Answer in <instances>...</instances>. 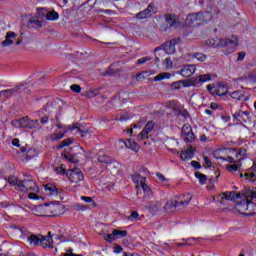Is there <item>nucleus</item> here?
<instances>
[{
	"label": "nucleus",
	"mask_w": 256,
	"mask_h": 256,
	"mask_svg": "<svg viewBox=\"0 0 256 256\" xmlns=\"http://www.w3.org/2000/svg\"><path fill=\"white\" fill-rule=\"evenodd\" d=\"M171 74L169 72H163L154 77V81H163V79H170Z\"/></svg>",
	"instance_id": "obj_35"
},
{
	"label": "nucleus",
	"mask_w": 256,
	"mask_h": 256,
	"mask_svg": "<svg viewBox=\"0 0 256 256\" xmlns=\"http://www.w3.org/2000/svg\"><path fill=\"white\" fill-rule=\"evenodd\" d=\"M114 253H121L123 251V247H121L119 244L114 245Z\"/></svg>",
	"instance_id": "obj_63"
},
{
	"label": "nucleus",
	"mask_w": 256,
	"mask_h": 256,
	"mask_svg": "<svg viewBox=\"0 0 256 256\" xmlns=\"http://www.w3.org/2000/svg\"><path fill=\"white\" fill-rule=\"evenodd\" d=\"M73 209L74 211H87V209H89V206L78 203L73 205Z\"/></svg>",
	"instance_id": "obj_40"
},
{
	"label": "nucleus",
	"mask_w": 256,
	"mask_h": 256,
	"mask_svg": "<svg viewBox=\"0 0 256 256\" xmlns=\"http://www.w3.org/2000/svg\"><path fill=\"white\" fill-rule=\"evenodd\" d=\"M195 177L199 179V182L201 183V185H205V182L207 181V176H205L201 172H196Z\"/></svg>",
	"instance_id": "obj_39"
},
{
	"label": "nucleus",
	"mask_w": 256,
	"mask_h": 256,
	"mask_svg": "<svg viewBox=\"0 0 256 256\" xmlns=\"http://www.w3.org/2000/svg\"><path fill=\"white\" fill-rule=\"evenodd\" d=\"M131 177L136 187L142 186L147 181V178L141 176L140 174H133Z\"/></svg>",
	"instance_id": "obj_26"
},
{
	"label": "nucleus",
	"mask_w": 256,
	"mask_h": 256,
	"mask_svg": "<svg viewBox=\"0 0 256 256\" xmlns=\"http://www.w3.org/2000/svg\"><path fill=\"white\" fill-rule=\"evenodd\" d=\"M164 66L166 67V69H172L173 68V60H171V58H166L164 60Z\"/></svg>",
	"instance_id": "obj_51"
},
{
	"label": "nucleus",
	"mask_w": 256,
	"mask_h": 256,
	"mask_svg": "<svg viewBox=\"0 0 256 256\" xmlns=\"http://www.w3.org/2000/svg\"><path fill=\"white\" fill-rule=\"evenodd\" d=\"M233 156H227L226 158L223 156H216V159H220L221 161H227L228 163H233L226 166V169L229 173H235V171H239V167H241V161L245 159L246 150L245 148H240L238 150H233Z\"/></svg>",
	"instance_id": "obj_2"
},
{
	"label": "nucleus",
	"mask_w": 256,
	"mask_h": 256,
	"mask_svg": "<svg viewBox=\"0 0 256 256\" xmlns=\"http://www.w3.org/2000/svg\"><path fill=\"white\" fill-rule=\"evenodd\" d=\"M65 159H67V161H69L70 163H79V159L73 155H65Z\"/></svg>",
	"instance_id": "obj_53"
},
{
	"label": "nucleus",
	"mask_w": 256,
	"mask_h": 256,
	"mask_svg": "<svg viewBox=\"0 0 256 256\" xmlns=\"http://www.w3.org/2000/svg\"><path fill=\"white\" fill-rule=\"evenodd\" d=\"M166 19V23L169 25V27H175V25H177V16L175 15H171V14H167L165 16Z\"/></svg>",
	"instance_id": "obj_27"
},
{
	"label": "nucleus",
	"mask_w": 256,
	"mask_h": 256,
	"mask_svg": "<svg viewBox=\"0 0 256 256\" xmlns=\"http://www.w3.org/2000/svg\"><path fill=\"white\" fill-rule=\"evenodd\" d=\"M120 143H123L126 149H131V151H139V146L137 145V142L133 140H119Z\"/></svg>",
	"instance_id": "obj_23"
},
{
	"label": "nucleus",
	"mask_w": 256,
	"mask_h": 256,
	"mask_svg": "<svg viewBox=\"0 0 256 256\" xmlns=\"http://www.w3.org/2000/svg\"><path fill=\"white\" fill-rule=\"evenodd\" d=\"M45 17L47 18V10H45V8H39L37 10L36 16L30 19V23H34L35 25H41Z\"/></svg>",
	"instance_id": "obj_13"
},
{
	"label": "nucleus",
	"mask_w": 256,
	"mask_h": 256,
	"mask_svg": "<svg viewBox=\"0 0 256 256\" xmlns=\"http://www.w3.org/2000/svg\"><path fill=\"white\" fill-rule=\"evenodd\" d=\"M222 38H212L206 41V44L209 47H222L221 46Z\"/></svg>",
	"instance_id": "obj_28"
},
{
	"label": "nucleus",
	"mask_w": 256,
	"mask_h": 256,
	"mask_svg": "<svg viewBox=\"0 0 256 256\" xmlns=\"http://www.w3.org/2000/svg\"><path fill=\"white\" fill-rule=\"evenodd\" d=\"M176 209H179V205L175 199L168 200L164 205V211L166 213H173Z\"/></svg>",
	"instance_id": "obj_21"
},
{
	"label": "nucleus",
	"mask_w": 256,
	"mask_h": 256,
	"mask_svg": "<svg viewBox=\"0 0 256 256\" xmlns=\"http://www.w3.org/2000/svg\"><path fill=\"white\" fill-rule=\"evenodd\" d=\"M147 61H151V57H143L137 60L138 65H143L144 63H147Z\"/></svg>",
	"instance_id": "obj_57"
},
{
	"label": "nucleus",
	"mask_w": 256,
	"mask_h": 256,
	"mask_svg": "<svg viewBox=\"0 0 256 256\" xmlns=\"http://www.w3.org/2000/svg\"><path fill=\"white\" fill-rule=\"evenodd\" d=\"M44 191L48 197H57L59 195V189L52 183L44 185Z\"/></svg>",
	"instance_id": "obj_17"
},
{
	"label": "nucleus",
	"mask_w": 256,
	"mask_h": 256,
	"mask_svg": "<svg viewBox=\"0 0 256 256\" xmlns=\"http://www.w3.org/2000/svg\"><path fill=\"white\" fill-rule=\"evenodd\" d=\"M243 193H235V191L224 192L217 196V201L220 203H225V201H236L239 199Z\"/></svg>",
	"instance_id": "obj_9"
},
{
	"label": "nucleus",
	"mask_w": 256,
	"mask_h": 256,
	"mask_svg": "<svg viewBox=\"0 0 256 256\" xmlns=\"http://www.w3.org/2000/svg\"><path fill=\"white\" fill-rule=\"evenodd\" d=\"M239 45V39L237 36H231L230 38H222L221 47H225L229 53L235 51V47Z\"/></svg>",
	"instance_id": "obj_8"
},
{
	"label": "nucleus",
	"mask_w": 256,
	"mask_h": 256,
	"mask_svg": "<svg viewBox=\"0 0 256 256\" xmlns=\"http://www.w3.org/2000/svg\"><path fill=\"white\" fill-rule=\"evenodd\" d=\"M37 193H39V192H30L28 194V199L38 200L39 199V195H37Z\"/></svg>",
	"instance_id": "obj_61"
},
{
	"label": "nucleus",
	"mask_w": 256,
	"mask_h": 256,
	"mask_svg": "<svg viewBox=\"0 0 256 256\" xmlns=\"http://www.w3.org/2000/svg\"><path fill=\"white\" fill-rule=\"evenodd\" d=\"M191 131H193V128H191V125L189 124H184L182 127V132L181 135H186L187 133H191Z\"/></svg>",
	"instance_id": "obj_45"
},
{
	"label": "nucleus",
	"mask_w": 256,
	"mask_h": 256,
	"mask_svg": "<svg viewBox=\"0 0 256 256\" xmlns=\"http://www.w3.org/2000/svg\"><path fill=\"white\" fill-rule=\"evenodd\" d=\"M98 161H99V163H105V164L113 163V159H111V157H109L107 155L99 156Z\"/></svg>",
	"instance_id": "obj_36"
},
{
	"label": "nucleus",
	"mask_w": 256,
	"mask_h": 256,
	"mask_svg": "<svg viewBox=\"0 0 256 256\" xmlns=\"http://www.w3.org/2000/svg\"><path fill=\"white\" fill-rule=\"evenodd\" d=\"M81 201H84L85 203H92L95 206V202L93 201V198L89 196H81Z\"/></svg>",
	"instance_id": "obj_55"
},
{
	"label": "nucleus",
	"mask_w": 256,
	"mask_h": 256,
	"mask_svg": "<svg viewBox=\"0 0 256 256\" xmlns=\"http://www.w3.org/2000/svg\"><path fill=\"white\" fill-rule=\"evenodd\" d=\"M195 71H197V67L193 64H188L181 68L180 75H182V77H185L187 79L191 77L195 73Z\"/></svg>",
	"instance_id": "obj_15"
},
{
	"label": "nucleus",
	"mask_w": 256,
	"mask_h": 256,
	"mask_svg": "<svg viewBox=\"0 0 256 256\" xmlns=\"http://www.w3.org/2000/svg\"><path fill=\"white\" fill-rule=\"evenodd\" d=\"M230 97L232 99H236V101H241V99H243V91L237 90V91L231 92Z\"/></svg>",
	"instance_id": "obj_34"
},
{
	"label": "nucleus",
	"mask_w": 256,
	"mask_h": 256,
	"mask_svg": "<svg viewBox=\"0 0 256 256\" xmlns=\"http://www.w3.org/2000/svg\"><path fill=\"white\" fill-rule=\"evenodd\" d=\"M213 19V14L210 12H198L195 14H189L186 18L187 25L191 27H197L200 23H207V21H211Z\"/></svg>",
	"instance_id": "obj_4"
},
{
	"label": "nucleus",
	"mask_w": 256,
	"mask_h": 256,
	"mask_svg": "<svg viewBox=\"0 0 256 256\" xmlns=\"http://www.w3.org/2000/svg\"><path fill=\"white\" fill-rule=\"evenodd\" d=\"M66 177L68 178V181H70V183H73L75 185H78V183H81V181L85 179L83 172L79 168L67 170Z\"/></svg>",
	"instance_id": "obj_7"
},
{
	"label": "nucleus",
	"mask_w": 256,
	"mask_h": 256,
	"mask_svg": "<svg viewBox=\"0 0 256 256\" xmlns=\"http://www.w3.org/2000/svg\"><path fill=\"white\" fill-rule=\"evenodd\" d=\"M65 137V132H54L50 135L51 141H59Z\"/></svg>",
	"instance_id": "obj_30"
},
{
	"label": "nucleus",
	"mask_w": 256,
	"mask_h": 256,
	"mask_svg": "<svg viewBox=\"0 0 256 256\" xmlns=\"http://www.w3.org/2000/svg\"><path fill=\"white\" fill-rule=\"evenodd\" d=\"M114 237H127V230H113Z\"/></svg>",
	"instance_id": "obj_41"
},
{
	"label": "nucleus",
	"mask_w": 256,
	"mask_h": 256,
	"mask_svg": "<svg viewBox=\"0 0 256 256\" xmlns=\"http://www.w3.org/2000/svg\"><path fill=\"white\" fill-rule=\"evenodd\" d=\"M148 207L152 211H159L160 208L163 207V202L162 201L150 202Z\"/></svg>",
	"instance_id": "obj_29"
},
{
	"label": "nucleus",
	"mask_w": 256,
	"mask_h": 256,
	"mask_svg": "<svg viewBox=\"0 0 256 256\" xmlns=\"http://www.w3.org/2000/svg\"><path fill=\"white\" fill-rule=\"evenodd\" d=\"M179 43H181V39L174 38L172 40L167 41L162 46L155 48L154 53H157V52L161 51V49H162L163 55H165V53H167L168 55H173V53H175V45H179Z\"/></svg>",
	"instance_id": "obj_6"
},
{
	"label": "nucleus",
	"mask_w": 256,
	"mask_h": 256,
	"mask_svg": "<svg viewBox=\"0 0 256 256\" xmlns=\"http://www.w3.org/2000/svg\"><path fill=\"white\" fill-rule=\"evenodd\" d=\"M18 123L21 129H37L39 126V120H31L29 117L20 119Z\"/></svg>",
	"instance_id": "obj_10"
},
{
	"label": "nucleus",
	"mask_w": 256,
	"mask_h": 256,
	"mask_svg": "<svg viewBox=\"0 0 256 256\" xmlns=\"http://www.w3.org/2000/svg\"><path fill=\"white\" fill-rule=\"evenodd\" d=\"M40 245L44 247V249H53V237L51 236V232H48V236H41Z\"/></svg>",
	"instance_id": "obj_18"
},
{
	"label": "nucleus",
	"mask_w": 256,
	"mask_h": 256,
	"mask_svg": "<svg viewBox=\"0 0 256 256\" xmlns=\"http://www.w3.org/2000/svg\"><path fill=\"white\" fill-rule=\"evenodd\" d=\"M156 177L161 181L162 183H165L167 181V178H165V175L161 174V172L156 173Z\"/></svg>",
	"instance_id": "obj_62"
},
{
	"label": "nucleus",
	"mask_w": 256,
	"mask_h": 256,
	"mask_svg": "<svg viewBox=\"0 0 256 256\" xmlns=\"http://www.w3.org/2000/svg\"><path fill=\"white\" fill-rule=\"evenodd\" d=\"M9 183H10V185H14L15 189L17 191V187H18L19 183H21V181H19V179H17L16 177H11V178H9Z\"/></svg>",
	"instance_id": "obj_50"
},
{
	"label": "nucleus",
	"mask_w": 256,
	"mask_h": 256,
	"mask_svg": "<svg viewBox=\"0 0 256 256\" xmlns=\"http://www.w3.org/2000/svg\"><path fill=\"white\" fill-rule=\"evenodd\" d=\"M192 57L194 59H197V61H201V62H203V61H205L207 59V56L205 54H203V53H194L192 55Z\"/></svg>",
	"instance_id": "obj_43"
},
{
	"label": "nucleus",
	"mask_w": 256,
	"mask_h": 256,
	"mask_svg": "<svg viewBox=\"0 0 256 256\" xmlns=\"http://www.w3.org/2000/svg\"><path fill=\"white\" fill-rule=\"evenodd\" d=\"M227 93H229V87L227 86V84H216L214 95H218L219 97H225Z\"/></svg>",
	"instance_id": "obj_16"
},
{
	"label": "nucleus",
	"mask_w": 256,
	"mask_h": 256,
	"mask_svg": "<svg viewBox=\"0 0 256 256\" xmlns=\"http://www.w3.org/2000/svg\"><path fill=\"white\" fill-rule=\"evenodd\" d=\"M195 157V151H193V146H190L188 149L184 150L180 154L182 161H189Z\"/></svg>",
	"instance_id": "obj_22"
},
{
	"label": "nucleus",
	"mask_w": 256,
	"mask_h": 256,
	"mask_svg": "<svg viewBox=\"0 0 256 256\" xmlns=\"http://www.w3.org/2000/svg\"><path fill=\"white\" fill-rule=\"evenodd\" d=\"M27 241L33 247H39L41 245V238L35 234H30Z\"/></svg>",
	"instance_id": "obj_24"
},
{
	"label": "nucleus",
	"mask_w": 256,
	"mask_h": 256,
	"mask_svg": "<svg viewBox=\"0 0 256 256\" xmlns=\"http://www.w3.org/2000/svg\"><path fill=\"white\" fill-rule=\"evenodd\" d=\"M238 199L240 200H238L236 204V211H238L240 215H245L246 217L255 215L256 205L253 199H256V190L246 189Z\"/></svg>",
	"instance_id": "obj_1"
},
{
	"label": "nucleus",
	"mask_w": 256,
	"mask_h": 256,
	"mask_svg": "<svg viewBox=\"0 0 256 256\" xmlns=\"http://www.w3.org/2000/svg\"><path fill=\"white\" fill-rule=\"evenodd\" d=\"M21 87H23V84L17 85L11 89L2 90L0 91V97H13L15 93H19V91H21Z\"/></svg>",
	"instance_id": "obj_19"
},
{
	"label": "nucleus",
	"mask_w": 256,
	"mask_h": 256,
	"mask_svg": "<svg viewBox=\"0 0 256 256\" xmlns=\"http://www.w3.org/2000/svg\"><path fill=\"white\" fill-rule=\"evenodd\" d=\"M150 14V16L155 15V13H157V7H155V5L153 4H149L146 8Z\"/></svg>",
	"instance_id": "obj_47"
},
{
	"label": "nucleus",
	"mask_w": 256,
	"mask_h": 256,
	"mask_svg": "<svg viewBox=\"0 0 256 256\" xmlns=\"http://www.w3.org/2000/svg\"><path fill=\"white\" fill-rule=\"evenodd\" d=\"M191 199H192V196L189 193L179 195L178 198L175 199L178 205V209H183L187 207V205L191 203Z\"/></svg>",
	"instance_id": "obj_12"
},
{
	"label": "nucleus",
	"mask_w": 256,
	"mask_h": 256,
	"mask_svg": "<svg viewBox=\"0 0 256 256\" xmlns=\"http://www.w3.org/2000/svg\"><path fill=\"white\" fill-rule=\"evenodd\" d=\"M192 81L194 85H199V83H205L207 81H211V74L199 75L198 77L193 78Z\"/></svg>",
	"instance_id": "obj_25"
},
{
	"label": "nucleus",
	"mask_w": 256,
	"mask_h": 256,
	"mask_svg": "<svg viewBox=\"0 0 256 256\" xmlns=\"http://www.w3.org/2000/svg\"><path fill=\"white\" fill-rule=\"evenodd\" d=\"M17 39V34L13 31H8L5 36V40L1 42V47H11Z\"/></svg>",
	"instance_id": "obj_14"
},
{
	"label": "nucleus",
	"mask_w": 256,
	"mask_h": 256,
	"mask_svg": "<svg viewBox=\"0 0 256 256\" xmlns=\"http://www.w3.org/2000/svg\"><path fill=\"white\" fill-rule=\"evenodd\" d=\"M46 19L47 21H57V19H59V13L56 11L47 12Z\"/></svg>",
	"instance_id": "obj_32"
},
{
	"label": "nucleus",
	"mask_w": 256,
	"mask_h": 256,
	"mask_svg": "<svg viewBox=\"0 0 256 256\" xmlns=\"http://www.w3.org/2000/svg\"><path fill=\"white\" fill-rule=\"evenodd\" d=\"M20 233H21V239H25L27 237V239H29L31 232H29V230H27V228H21L20 229Z\"/></svg>",
	"instance_id": "obj_46"
},
{
	"label": "nucleus",
	"mask_w": 256,
	"mask_h": 256,
	"mask_svg": "<svg viewBox=\"0 0 256 256\" xmlns=\"http://www.w3.org/2000/svg\"><path fill=\"white\" fill-rule=\"evenodd\" d=\"M16 189L20 193H27L29 191L32 193H39V186H37V183H35V181L32 179L20 181Z\"/></svg>",
	"instance_id": "obj_5"
},
{
	"label": "nucleus",
	"mask_w": 256,
	"mask_h": 256,
	"mask_svg": "<svg viewBox=\"0 0 256 256\" xmlns=\"http://www.w3.org/2000/svg\"><path fill=\"white\" fill-rule=\"evenodd\" d=\"M141 189H143L145 195H151V188L144 182L142 185H140Z\"/></svg>",
	"instance_id": "obj_49"
},
{
	"label": "nucleus",
	"mask_w": 256,
	"mask_h": 256,
	"mask_svg": "<svg viewBox=\"0 0 256 256\" xmlns=\"http://www.w3.org/2000/svg\"><path fill=\"white\" fill-rule=\"evenodd\" d=\"M63 256H83L81 254H75L73 253V248H69L66 253L63 254Z\"/></svg>",
	"instance_id": "obj_58"
},
{
	"label": "nucleus",
	"mask_w": 256,
	"mask_h": 256,
	"mask_svg": "<svg viewBox=\"0 0 256 256\" xmlns=\"http://www.w3.org/2000/svg\"><path fill=\"white\" fill-rule=\"evenodd\" d=\"M72 143L73 138H67L59 144L58 149H63V147H69V145H72Z\"/></svg>",
	"instance_id": "obj_38"
},
{
	"label": "nucleus",
	"mask_w": 256,
	"mask_h": 256,
	"mask_svg": "<svg viewBox=\"0 0 256 256\" xmlns=\"http://www.w3.org/2000/svg\"><path fill=\"white\" fill-rule=\"evenodd\" d=\"M182 137L184 141H186V143H193V141L195 140V134L193 133V130L184 134Z\"/></svg>",
	"instance_id": "obj_31"
},
{
	"label": "nucleus",
	"mask_w": 256,
	"mask_h": 256,
	"mask_svg": "<svg viewBox=\"0 0 256 256\" xmlns=\"http://www.w3.org/2000/svg\"><path fill=\"white\" fill-rule=\"evenodd\" d=\"M40 123H41L42 125H47V124L49 123V116H47V115L42 116V117L40 118Z\"/></svg>",
	"instance_id": "obj_60"
},
{
	"label": "nucleus",
	"mask_w": 256,
	"mask_h": 256,
	"mask_svg": "<svg viewBox=\"0 0 256 256\" xmlns=\"http://www.w3.org/2000/svg\"><path fill=\"white\" fill-rule=\"evenodd\" d=\"M148 17H151V14L149 13V10L147 8L139 13L136 14V19H148Z\"/></svg>",
	"instance_id": "obj_33"
},
{
	"label": "nucleus",
	"mask_w": 256,
	"mask_h": 256,
	"mask_svg": "<svg viewBox=\"0 0 256 256\" xmlns=\"http://www.w3.org/2000/svg\"><path fill=\"white\" fill-rule=\"evenodd\" d=\"M63 211L64 208L61 204H45L37 206L34 213L37 217H59Z\"/></svg>",
	"instance_id": "obj_3"
},
{
	"label": "nucleus",
	"mask_w": 256,
	"mask_h": 256,
	"mask_svg": "<svg viewBox=\"0 0 256 256\" xmlns=\"http://www.w3.org/2000/svg\"><path fill=\"white\" fill-rule=\"evenodd\" d=\"M153 129H155V122L153 121L148 122L138 135V138L140 139V141H144V139H149V133H151Z\"/></svg>",
	"instance_id": "obj_11"
},
{
	"label": "nucleus",
	"mask_w": 256,
	"mask_h": 256,
	"mask_svg": "<svg viewBox=\"0 0 256 256\" xmlns=\"http://www.w3.org/2000/svg\"><path fill=\"white\" fill-rule=\"evenodd\" d=\"M128 119H131V116L127 113H123L117 116V121H127Z\"/></svg>",
	"instance_id": "obj_52"
},
{
	"label": "nucleus",
	"mask_w": 256,
	"mask_h": 256,
	"mask_svg": "<svg viewBox=\"0 0 256 256\" xmlns=\"http://www.w3.org/2000/svg\"><path fill=\"white\" fill-rule=\"evenodd\" d=\"M128 221H137L139 220V212L137 211H132L130 216L127 217Z\"/></svg>",
	"instance_id": "obj_44"
},
{
	"label": "nucleus",
	"mask_w": 256,
	"mask_h": 256,
	"mask_svg": "<svg viewBox=\"0 0 256 256\" xmlns=\"http://www.w3.org/2000/svg\"><path fill=\"white\" fill-rule=\"evenodd\" d=\"M97 95H99V90L95 89L88 91L85 94V97H87L88 99H93V97H97Z\"/></svg>",
	"instance_id": "obj_42"
},
{
	"label": "nucleus",
	"mask_w": 256,
	"mask_h": 256,
	"mask_svg": "<svg viewBox=\"0 0 256 256\" xmlns=\"http://www.w3.org/2000/svg\"><path fill=\"white\" fill-rule=\"evenodd\" d=\"M54 171L58 175H67V171H65V168L63 167V165H60L59 167H56Z\"/></svg>",
	"instance_id": "obj_48"
},
{
	"label": "nucleus",
	"mask_w": 256,
	"mask_h": 256,
	"mask_svg": "<svg viewBox=\"0 0 256 256\" xmlns=\"http://www.w3.org/2000/svg\"><path fill=\"white\" fill-rule=\"evenodd\" d=\"M246 179H253L256 177V163L252 166L251 171L244 174Z\"/></svg>",
	"instance_id": "obj_37"
},
{
	"label": "nucleus",
	"mask_w": 256,
	"mask_h": 256,
	"mask_svg": "<svg viewBox=\"0 0 256 256\" xmlns=\"http://www.w3.org/2000/svg\"><path fill=\"white\" fill-rule=\"evenodd\" d=\"M105 241H108V243H112V241H115V235H113V232L105 236Z\"/></svg>",
	"instance_id": "obj_59"
},
{
	"label": "nucleus",
	"mask_w": 256,
	"mask_h": 256,
	"mask_svg": "<svg viewBox=\"0 0 256 256\" xmlns=\"http://www.w3.org/2000/svg\"><path fill=\"white\" fill-rule=\"evenodd\" d=\"M233 118L239 123H247L249 121V112L240 110L233 115Z\"/></svg>",
	"instance_id": "obj_20"
},
{
	"label": "nucleus",
	"mask_w": 256,
	"mask_h": 256,
	"mask_svg": "<svg viewBox=\"0 0 256 256\" xmlns=\"http://www.w3.org/2000/svg\"><path fill=\"white\" fill-rule=\"evenodd\" d=\"M145 75H146L147 77H149V72L143 71V72L139 73V74L137 75V77H136V81H142V79H145Z\"/></svg>",
	"instance_id": "obj_54"
},
{
	"label": "nucleus",
	"mask_w": 256,
	"mask_h": 256,
	"mask_svg": "<svg viewBox=\"0 0 256 256\" xmlns=\"http://www.w3.org/2000/svg\"><path fill=\"white\" fill-rule=\"evenodd\" d=\"M190 164L194 167V169H201V164L195 160H193Z\"/></svg>",
	"instance_id": "obj_64"
},
{
	"label": "nucleus",
	"mask_w": 256,
	"mask_h": 256,
	"mask_svg": "<svg viewBox=\"0 0 256 256\" xmlns=\"http://www.w3.org/2000/svg\"><path fill=\"white\" fill-rule=\"evenodd\" d=\"M71 91L74 93H81V86L77 84H73L70 86Z\"/></svg>",
	"instance_id": "obj_56"
}]
</instances>
